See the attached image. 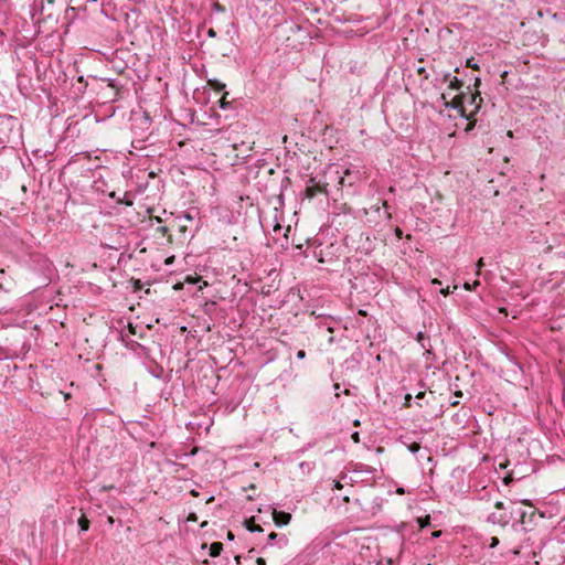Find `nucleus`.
Masks as SVG:
<instances>
[{
  "label": "nucleus",
  "mask_w": 565,
  "mask_h": 565,
  "mask_svg": "<svg viewBox=\"0 0 565 565\" xmlns=\"http://www.w3.org/2000/svg\"><path fill=\"white\" fill-rule=\"evenodd\" d=\"M320 193L328 195V183L316 182V178L310 177L306 182L303 196L306 199L312 200Z\"/></svg>",
  "instance_id": "f257e3e1"
},
{
  "label": "nucleus",
  "mask_w": 565,
  "mask_h": 565,
  "mask_svg": "<svg viewBox=\"0 0 565 565\" xmlns=\"http://www.w3.org/2000/svg\"><path fill=\"white\" fill-rule=\"evenodd\" d=\"M514 511L513 509L510 512L503 511V512H493L489 514L487 521L492 524H498L502 527H505L513 519Z\"/></svg>",
  "instance_id": "f03ea898"
},
{
  "label": "nucleus",
  "mask_w": 565,
  "mask_h": 565,
  "mask_svg": "<svg viewBox=\"0 0 565 565\" xmlns=\"http://www.w3.org/2000/svg\"><path fill=\"white\" fill-rule=\"evenodd\" d=\"M466 99H467V94L465 93H460L458 94L457 96H455L451 102H445V106L446 107H450L452 109H457L460 111V115L461 116H466L465 115V103H466Z\"/></svg>",
  "instance_id": "7ed1b4c3"
},
{
  "label": "nucleus",
  "mask_w": 565,
  "mask_h": 565,
  "mask_svg": "<svg viewBox=\"0 0 565 565\" xmlns=\"http://www.w3.org/2000/svg\"><path fill=\"white\" fill-rule=\"evenodd\" d=\"M273 520L277 526H284V525L289 524V522L291 520V514L289 512L278 511V510L274 509L273 510Z\"/></svg>",
  "instance_id": "20e7f679"
},
{
  "label": "nucleus",
  "mask_w": 565,
  "mask_h": 565,
  "mask_svg": "<svg viewBox=\"0 0 565 565\" xmlns=\"http://www.w3.org/2000/svg\"><path fill=\"white\" fill-rule=\"evenodd\" d=\"M274 543L277 544L280 548H284L288 545L289 540L285 534H278L276 532H271L268 535V542H267L266 546L273 545Z\"/></svg>",
  "instance_id": "39448f33"
},
{
  "label": "nucleus",
  "mask_w": 565,
  "mask_h": 565,
  "mask_svg": "<svg viewBox=\"0 0 565 565\" xmlns=\"http://www.w3.org/2000/svg\"><path fill=\"white\" fill-rule=\"evenodd\" d=\"M468 90H470V86L467 87ZM466 102H468L470 105H476L475 107V110H479L480 106H481V103H482V97L480 95V92H476V93H471L469 92V95H467V99Z\"/></svg>",
  "instance_id": "423d86ee"
},
{
  "label": "nucleus",
  "mask_w": 565,
  "mask_h": 565,
  "mask_svg": "<svg viewBox=\"0 0 565 565\" xmlns=\"http://www.w3.org/2000/svg\"><path fill=\"white\" fill-rule=\"evenodd\" d=\"M514 511V515H513V522H512V527L513 529H516L518 525H524L525 524V518H526V511L522 510V509H516V510H513Z\"/></svg>",
  "instance_id": "0eeeda50"
},
{
  "label": "nucleus",
  "mask_w": 565,
  "mask_h": 565,
  "mask_svg": "<svg viewBox=\"0 0 565 565\" xmlns=\"http://www.w3.org/2000/svg\"><path fill=\"white\" fill-rule=\"evenodd\" d=\"M355 178L352 177V172L349 169H345L343 175L339 177L338 183L343 186L345 184L353 185Z\"/></svg>",
  "instance_id": "6e6552de"
},
{
  "label": "nucleus",
  "mask_w": 565,
  "mask_h": 565,
  "mask_svg": "<svg viewBox=\"0 0 565 565\" xmlns=\"http://www.w3.org/2000/svg\"><path fill=\"white\" fill-rule=\"evenodd\" d=\"M243 524L246 527V530L249 532H263L264 531V529L255 522L254 516L246 519Z\"/></svg>",
  "instance_id": "1a4fd4ad"
},
{
  "label": "nucleus",
  "mask_w": 565,
  "mask_h": 565,
  "mask_svg": "<svg viewBox=\"0 0 565 565\" xmlns=\"http://www.w3.org/2000/svg\"><path fill=\"white\" fill-rule=\"evenodd\" d=\"M222 551H223V543H221V542H213L210 545L209 554H210L211 557H217V556H220Z\"/></svg>",
  "instance_id": "9d476101"
},
{
  "label": "nucleus",
  "mask_w": 565,
  "mask_h": 565,
  "mask_svg": "<svg viewBox=\"0 0 565 565\" xmlns=\"http://www.w3.org/2000/svg\"><path fill=\"white\" fill-rule=\"evenodd\" d=\"M207 84L212 89L216 92H222L225 88V84L218 79H209Z\"/></svg>",
  "instance_id": "9b49d317"
},
{
  "label": "nucleus",
  "mask_w": 565,
  "mask_h": 565,
  "mask_svg": "<svg viewBox=\"0 0 565 565\" xmlns=\"http://www.w3.org/2000/svg\"><path fill=\"white\" fill-rule=\"evenodd\" d=\"M463 86V81L457 77H454L449 81V88L452 90H460Z\"/></svg>",
  "instance_id": "f8f14e48"
},
{
  "label": "nucleus",
  "mask_w": 565,
  "mask_h": 565,
  "mask_svg": "<svg viewBox=\"0 0 565 565\" xmlns=\"http://www.w3.org/2000/svg\"><path fill=\"white\" fill-rule=\"evenodd\" d=\"M89 525H90L89 520L83 514L78 519V526H79L81 531H83V532L87 531L89 529Z\"/></svg>",
  "instance_id": "ddd939ff"
},
{
  "label": "nucleus",
  "mask_w": 565,
  "mask_h": 565,
  "mask_svg": "<svg viewBox=\"0 0 565 565\" xmlns=\"http://www.w3.org/2000/svg\"><path fill=\"white\" fill-rule=\"evenodd\" d=\"M417 523L422 530L427 526H430V515H425V516L418 518Z\"/></svg>",
  "instance_id": "4468645a"
},
{
  "label": "nucleus",
  "mask_w": 565,
  "mask_h": 565,
  "mask_svg": "<svg viewBox=\"0 0 565 565\" xmlns=\"http://www.w3.org/2000/svg\"><path fill=\"white\" fill-rule=\"evenodd\" d=\"M348 478V475L345 472H342L340 475V480L338 481H334V486H333V489H337V490H340L343 488L342 483H341V480H347Z\"/></svg>",
  "instance_id": "2eb2a0df"
},
{
  "label": "nucleus",
  "mask_w": 565,
  "mask_h": 565,
  "mask_svg": "<svg viewBox=\"0 0 565 565\" xmlns=\"http://www.w3.org/2000/svg\"><path fill=\"white\" fill-rule=\"evenodd\" d=\"M227 95H228V93L225 92L223 94V96L221 97V99L218 100L220 107L223 108V109H225L230 105V103L226 100Z\"/></svg>",
  "instance_id": "dca6fc26"
},
{
  "label": "nucleus",
  "mask_w": 565,
  "mask_h": 565,
  "mask_svg": "<svg viewBox=\"0 0 565 565\" xmlns=\"http://www.w3.org/2000/svg\"><path fill=\"white\" fill-rule=\"evenodd\" d=\"M131 282H132V288H134L135 292H137V291L142 289L143 285H142L140 279H132Z\"/></svg>",
  "instance_id": "f3484780"
},
{
  "label": "nucleus",
  "mask_w": 565,
  "mask_h": 565,
  "mask_svg": "<svg viewBox=\"0 0 565 565\" xmlns=\"http://www.w3.org/2000/svg\"><path fill=\"white\" fill-rule=\"evenodd\" d=\"M354 471H366V472H372V469L369 467V466H365L363 463H356L355 465V468H354Z\"/></svg>",
  "instance_id": "a211bd4d"
},
{
  "label": "nucleus",
  "mask_w": 565,
  "mask_h": 565,
  "mask_svg": "<svg viewBox=\"0 0 565 565\" xmlns=\"http://www.w3.org/2000/svg\"><path fill=\"white\" fill-rule=\"evenodd\" d=\"M417 74L422 76L424 79H428V73L425 67L420 66L416 70Z\"/></svg>",
  "instance_id": "6ab92c4d"
},
{
  "label": "nucleus",
  "mask_w": 565,
  "mask_h": 565,
  "mask_svg": "<svg viewBox=\"0 0 565 565\" xmlns=\"http://www.w3.org/2000/svg\"><path fill=\"white\" fill-rule=\"evenodd\" d=\"M322 326H326V329H327L328 332L332 333L334 331L332 322H328L327 319L324 321H321L320 327H322Z\"/></svg>",
  "instance_id": "aec40b11"
},
{
  "label": "nucleus",
  "mask_w": 565,
  "mask_h": 565,
  "mask_svg": "<svg viewBox=\"0 0 565 565\" xmlns=\"http://www.w3.org/2000/svg\"><path fill=\"white\" fill-rule=\"evenodd\" d=\"M426 335L424 332H418L416 335V340L422 344L423 348H425L424 341L426 340Z\"/></svg>",
  "instance_id": "412c9836"
},
{
  "label": "nucleus",
  "mask_w": 565,
  "mask_h": 565,
  "mask_svg": "<svg viewBox=\"0 0 565 565\" xmlns=\"http://www.w3.org/2000/svg\"><path fill=\"white\" fill-rule=\"evenodd\" d=\"M467 67H471L473 70H479V65L473 62V58L467 60Z\"/></svg>",
  "instance_id": "4be33fe9"
},
{
  "label": "nucleus",
  "mask_w": 565,
  "mask_h": 565,
  "mask_svg": "<svg viewBox=\"0 0 565 565\" xmlns=\"http://www.w3.org/2000/svg\"><path fill=\"white\" fill-rule=\"evenodd\" d=\"M419 448H420V444H418V443H413V444L409 446V450H411L412 452H417V451L419 450Z\"/></svg>",
  "instance_id": "5701e85b"
},
{
  "label": "nucleus",
  "mask_w": 565,
  "mask_h": 565,
  "mask_svg": "<svg viewBox=\"0 0 565 565\" xmlns=\"http://www.w3.org/2000/svg\"><path fill=\"white\" fill-rule=\"evenodd\" d=\"M513 481V477L511 473H508L504 478H503V482L508 486L510 484L511 482Z\"/></svg>",
  "instance_id": "b1692460"
},
{
  "label": "nucleus",
  "mask_w": 565,
  "mask_h": 565,
  "mask_svg": "<svg viewBox=\"0 0 565 565\" xmlns=\"http://www.w3.org/2000/svg\"><path fill=\"white\" fill-rule=\"evenodd\" d=\"M484 266V263H483V258H480L478 262H477V274L479 275L480 274V269Z\"/></svg>",
  "instance_id": "393cba45"
},
{
  "label": "nucleus",
  "mask_w": 565,
  "mask_h": 565,
  "mask_svg": "<svg viewBox=\"0 0 565 565\" xmlns=\"http://www.w3.org/2000/svg\"><path fill=\"white\" fill-rule=\"evenodd\" d=\"M157 231H158L159 233H161L162 235H167V234H168V232H169V228H168L167 226H159V227L157 228Z\"/></svg>",
  "instance_id": "a878e982"
},
{
  "label": "nucleus",
  "mask_w": 565,
  "mask_h": 565,
  "mask_svg": "<svg viewBox=\"0 0 565 565\" xmlns=\"http://www.w3.org/2000/svg\"><path fill=\"white\" fill-rule=\"evenodd\" d=\"M494 508H495L497 510H505L504 503H503L502 501H497V502L494 503Z\"/></svg>",
  "instance_id": "bb28decb"
},
{
  "label": "nucleus",
  "mask_w": 565,
  "mask_h": 565,
  "mask_svg": "<svg viewBox=\"0 0 565 565\" xmlns=\"http://www.w3.org/2000/svg\"><path fill=\"white\" fill-rule=\"evenodd\" d=\"M499 544V539L497 536L491 537L490 547L493 548Z\"/></svg>",
  "instance_id": "cd10ccee"
},
{
  "label": "nucleus",
  "mask_w": 565,
  "mask_h": 565,
  "mask_svg": "<svg viewBox=\"0 0 565 565\" xmlns=\"http://www.w3.org/2000/svg\"><path fill=\"white\" fill-rule=\"evenodd\" d=\"M411 401H412V395L411 394H406L404 406L411 407Z\"/></svg>",
  "instance_id": "c85d7f7f"
},
{
  "label": "nucleus",
  "mask_w": 565,
  "mask_h": 565,
  "mask_svg": "<svg viewBox=\"0 0 565 565\" xmlns=\"http://www.w3.org/2000/svg\"><path fill=\"white\" fill-rule=\"evenodd\" d=\"M351 438L354 443H360V434L358 431H354L352 435H351Z\"/></svg>",
  "instance_id": "c756f323"
},
{
  "label": "nucleus",
  "mask_w": 565,
  "mask_h": 565,
  "mask_svg": "<svg viewBox=\"0 0 565 565\" xmlns=\"http://www.w3.org/2000/svg\"><path fill=\"white\" fill-rule=\"evenodd\" d=\"M394 233L397 238L401 239L403 237V231L399 227H395Z\"/></svg>",
  "instance_id": "7c9ffc66"
},
{
  "label": "nucleus",
  "mask_w": 565,
  "mask_h": 565,
  "mask_svg": "<svg viewBox=\"0 0 565 565\" xmlns=\"http://www.w3.org/2000/svg\"><path fill=\"white\" fill-rule=\"evenodd\" d=\"M297 358H298L299 360H303V359L306 358V351H305V350H299V351L297 352Z\"/></svg>",
  "instance_id": "2f4dec72"
},
{
  "label": "nucleus",
  "mask_w": 565,
  "mask_h": 565,
  "mask_svg": "<svg viewBox=\"0 0 565 565\" xmlns=\"http://www.w3.org/2000/svg\"><path fill=\"white\" fill-rule=\"evenodd\" d=\"M186 520L190 521V522H196L198 521V516H196L195 513H190Z\"/></svg>",
  "instance_id": "473e14b6"
},
{
  "label": "nucleus",
  "mask_w": 565,
  "mask_h": 565,
  "mask_svg": "<svg viewBox=\"0 0 565 565\" xmlns=\"http://www.w3.org/2000/svg\"><path fill=\"white\" fill-rule=\"evenodd\" d=\"M159 371H156V373H152L154 377L160 379L161 374L163 372V369L161 366H158Z\"/></svg>",
  "instance_id": "72a5a7b5"
},
{
  "label": "nucleus",
  "mask_w": 565,
  "mask_h": 565,
  "mask_svg": "<svg viewBox=\"0 0 565 565\" xmlns=\"http://www.w3.org/2000/svg\"><path fill=\"white\" fill-rule=\"evenodd\" d=\"M441 531L438 530V531H434L431 534H430V537L431 539H438L440 535H441Z\"/></svg>",
  "instance_id": "f704fd0d"
},
{
  "label": "nucleus",
  "mask_w": 565,
  "mask_h": 565,
  "mask_svg": "<svg viewBox=\"0 0 565 565\" xmlns=\"http://www.w3.org/2000/svg\"><path fill=\"white\" fill-rule=\"evenodd\" d=\"M256 564H257V565H267L266 559H265V558H263V557H258V558L256 559Z\"/></svg>",
  "instance_id": "c9c22d12"
},
{
  "label": "nucleus",
  "mask_w": 565,
  "mask_h": 565,
  "mask_svg": "<svg viewBox=\"0 0 565 565\" xmlns=\"http://www.w3.org/2000/svg\"><path fill=\"white\" fill-rule=\"evenodd\" d=\"M207 35H209L210 38H215V36H216V32H215V30H214V29H209V31H207Z\"/></svg>",
  "instance_id": "e433bc0d"
},
{
  "label": "nucleus",
  "mask_w": 565,
  "mask_h": 565,
  "mask_svg": "<svg viewBox=\"0 0 565 565\" xmlns=\"http://www.w3.org/2000/svg\"><path fill=\"white\" fill-rule=\"evenodd\" d=\"M440 294H443L444 296H448V295L450 294L449 286H448V287H446V288H443V289L440 290Z\"/></svg>",
  "instance_id": "4c0bfd02"
},
{
  "label": "nucleus",
  "mask_w": 565,
  "mask_h": 565,
  "mask_svg": "<svg viewBox=\"0 0 565 565\" xmlns=\"http://www.w3.org/2000/svg\"><path fill=\"white\" fill-rule=\"evenodd\" d=\"M226 536H227V540H230V541H233L235 539V535L232 531H228Z\"/></svg>",
  "instance_id": "58836bf2"
},
{
  "label": "nucleus",
  "mask_w": 565,
  "mask_h": 565,
  "mask_svg": "<svg viewBox=\"0 0 565 565\" xmlns=\"http://www.w3.org/2000/svg\"><path fill=\"white\" fill-rule=\"evenodd\" d=\"M479 85H480V78H479V77H476V78H475V84H473V86H475V87H478Z\"/></svg>",
  "instance_id": "ea45409f"
},
{
  "label": "nucleus",
  "mask_w": 565,
  "mask_h": 565,
  "mask_svg": "<svg viewBox=\"0 0 565 565\" xmlns=\"http://www.w3.org/2000/svg\"><path fill=\"white\" fill-rule=\"evenodd\" d=\"M425 396V392H419L417 395H416V398L417 399H420Z\"/></svg>",
  "instance_id": "a19ab883"
},
{
  "label": "nucleus",
  "mask_w": 565,
  "mask_h": 565,
  "mask_svg": "<svg viewBox=\"0 0 565 565\" xmlns=\"http://www.w3.org/2000/svg\"><path fill=\"white\" fill-rule=\"evenodd\" d=\"M521 503L532 507V503L529 500H521Z\"/></svg>",
  "instance_id": "79ce46f5"
},
{
  "label": "nucleus",
  "mask_w": 565,
  "mask_h": 565,
  "mask_svg": "<svg viewBox=\"0 0 565 565\" xmlns=\"http://www.w3.org/2000/svg\"><path fill=\"white\" fill-rule=\"evenodd\" d=\"M431 284H434V285H440L441 282H440L437 278H435V279H433V280H431Z\"/></svg>",
  "instance_id": "37998d69"
},
{
  "label": "nucleus",
  "mask_w": 565,
  "mask_h": 565,
  "mask_svg": "<svg viewBox=\"0 0 565 565\" xmlns=\"http://www.w3.org/2000/svg\"><path fill=\"white\" fill-rule=\"evenodd\" d=\"M465 288H466L467 290H471V289H472V287H471L468 282H466V284H465Z\"/></svg>",
  "instance_id": "c03bdc74"
},
{
  "label": "nucleus",
  "mask_w": 565,
  "mask_h": 565,
  "mask_svg": "<svg viewBox=\"0 0 565 565\" xmlns=\"http://www.w3.org/2000/svg\"><path fill=\"white\" fill-rule=\"evenodd\" d=\"M359 315H361V316H366L367 313H366V311H365V310H359Z\"/></svg>",
  "instance_id": "a18cd8bd"
},
{
  "label": "nucleus",
  "mask_w": 565,
  "mask_h": 565,
  "mask_svg": "<svg viewBox=\"0 0 565 565\" xmlns=\"http://www.w3.org/2000/svg\"><path fill=\"white\" fill-rule=\"evenodd\" d=\"M255 488H256V486H255L254 483H250V484L248 486V489H249V490H254Z\"/></svg>",
  "instance_id": "49530a36"
},
{
  "label": "nucleus",
  "mask_w": 565,
  "mask_h": 565,
  "mask_svg": "<svg viewBox=\"0 0 565 565\" xmlns=\"http://www.w3.org/2000/svg\"><path fill=\"white\" fill-rule=\"evenodd\" d=\"M191 494H192L193 497H196V495H199V492H198V491H195V490H192V491H191Z\"/></svg>",
  "instance_id": "de8ad7c7"
},
{
  "label": "nucleus",
  "mask_w": 565,
  "mask_h": 565,
  "mask_svg": "<svg viewBox=\"0 0 565 565\" xmlns=\"http://www.w3.org/2000/svg\"><path fill=\"white\" fill-rule=\"evenodd\" d=\"M154 220H156L157 223H161L162 222L161 217H159V216H156Z\"/></svg>",
  "instance_id": "09e8293b"
},
{
  "label": "nucleus",
  "mask_w": 565,
  "mask_h": 565,
  "mask_svg": "<svg viewBox=\"0 0 565 565\" xmlns=\"http://www.w3.org/2000/svg\"><path fill=\"white\" fill-rule=\"evenodd\" d=\"M353 425H354V426H360V420H359V419H355V420L353 422Z\"/></svg>",
  "instance_id": "8fccbe9b"
},
{
  "label": "nucleus",
  "mask_w": 565,
  "mask_h": 565,
  "mask_svg": "<svg viewBox=\"0 0 565 565\" xmlns=\"http://www.w3.org/2000/svg\"><path fill=\"white\" fill-rule=\"evenodd\" d=\"M449 77H450V74H446V75L444 76V81H445V82H446V81H448V79H449Z\"/></svg>",
  "instance_id": "3c124183"
},
{
  "label": "nucleus",
  "mask_w": 565,
  "mask_h": 565,
  "mask_svg": "<svg viewBox=\"0 0 565 565\" xmlns=\"http://www.w3.org/2000/svg\"><path fill=\"white\" fill-rule=\"evenodd\" d=\"M184 217H185L186 220H190V221L192 220V216H191L189 213H188V214H185V215H184Z\"/></svg>",
  "instance_id": "603ef678"
},
{
  "label": "nucleus",
  "mask_w": 565,
  "mask_h": 565,
  "mask_svg": "<svg viewBox=\"0 0 565 565\" xmlns=\"http://www.w3.org/2000/svg\"><path fill=\"white\" fill-rule=\"evenodd\" d=\"M455 395H456V396H462V392H461V391H457V392L455 393Z\"/></svg>",
  "instance_id": "864d4df0"
},
{
  "label": "nucleus",
  "mask_w": 565,
  "mask_h": 565,
  "mask_svg": "<svg viewBox=\"0 0 565 565\" xmlns=\"http://www.w3.org/2000/svg\"><path fill=\"white\" fill-rule=\"evenodd\" d=\"M235 561H236L237 563H241V556H239V555H236V556H235Z\"/></svg>",
  "instance_id": "5fc2aeb1"
},
{
  "label": "nucleus",
  "mask_w": 565,
  "mask_h": 565,
  "mask_svg": "<svg viewBox=\"0 0 565 565\" xmlns=\"http://www.w3.org/2000/svg\"><path fill=\"white\" fill-rule=\"evenodd\" d=\"M77 81H78L79 83H83V82H84V77H83V76H78Z\"/></svg>",
  "instance_id": "6e6d98bb"
},
{
  "label": "nucleus",
  "mask_w": 565,
  "mask_h": 565,
  "mask_svg": "<svg viewBox=\"0 0 565 565\" xmlns=\"http://www.w3.org/2000/svg\"><path fill=\"white\" fill-rule=\"evenodd\" d=\"M343 501L348 503V502L350 501V498H349L348 495H345V497L343 498Z\"/></svg>",
  "instance_id": "4d7b16f0"
},
{
  "label": "nucleus",
  "mask_w": 565,
  "mask_h": 565,
  "mask_svg": "<svg viewBox=\"0 0 565 565\" xmlns=\"http://www.w3.org/2000/svg\"><path fill=\"white\" fill-rule=\"evenodd\" d=\"M479 285H480L479 280H476V281L473 282V287L479 286Z\"/></svg>",
  "instance_id": "13d9d810"
},
{
  "label": "nucleus",
  "mask_w": 565,
  "mask_h": 565,
  "mask_svg": "<svg viewBox=\"0 0 565 565\" xmlns=\"http://www.w3.org/2000/svg\"><path fill=\"white\" fill-rule=\"evenodd\" d=\"M458 404H459V402H458V401H455V402H452V403H451V406H456V405H458Z\"/></svg>",
  "instance_id": "bf43d9fd"
},
{
  "label": "nucleus",
  "mask_w": 565,
  "mask_h": 565,
  "mask_svg": "<svg viewBox=\"0 0 565 565\" xmlns=\"http://www.w3.org/2000/svg\"><path fill=\"white\" fill-rule=\"evenodd\" d=\"M214 500V497H210V499H207V503L212 502Z\"/></svg>",
  "instance_id": "052dcab7"
},
{
  "label": "nucleus",
  "mask_w": 565,
  "mask_h": 565,
  "mask_svg": "<svg viewBox=\"0 0 565 565\" xmlns=\"http://www.w3.org/2000/svg\"><path fill=\"white\" fill-rule=\"evenodd\" d=\"M246 499L249 501L254 500V498L252 495H247Z\"/></svg>",
  "instance_id": "680f3d73"
},
{
  "label": "nucleus",
  "mask_w": 565,
  "mask_h": 565,
  "mask_svg": "<svg viewBox=\"0 0 565 565\" xmlns=\"http://www.w3.org/2000/svg\"><path fill=\"white\" fill-rule=\"evenodd\" d=\"M406 238H407V239H411V238H412V235H411V234H407V235H406Z\"/></svg>",
  "instance_id": "e2e57ef3"
}]
</instances>
